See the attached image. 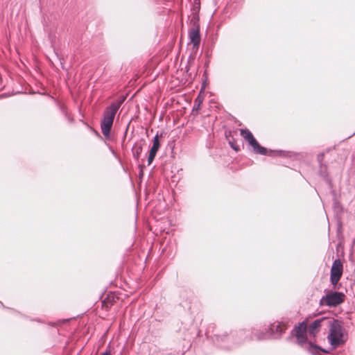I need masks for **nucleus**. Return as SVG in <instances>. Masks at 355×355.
Masks as SVG:
<instances>
[{
	"label": "nucleus",
	"instance_id": "7ed1b4c3",
	"mask_svg": "<svg viewBox=\"0 0 355 355\" xmlns=\"http://www.w3.org/2000/svg\"><path fill=\"white\" fill-rule=\"evenodd\" d=\"M344 297L342 293L331 292L321 298L320 304L329 307L336 306L344 301Z\"/></svg>",
	"mask_w": 355,
	"mask_h": 355
},
{
	"label": "nucleus",
	"instance_id": "4468645a",
	"mask_svg": "<svg viewBox=\"0 0 355 355\" xmlns=\"http://www.w3.org/2000/svg\"><path fill=\"white\" fill-rule=\"evenodd\" d=\"M154 159H155L154 157H150V156H149V155H148V165H150V164L153 162V161L154 160Z\"/></svg>",
	"mask_w": 355,
	"mask_h": 355
},
{
	"label": "nucleus",
	"instance_id": "f257e3e1",
	"mask_svg": "<svg viewBox=\"0 0 355 355\" xmlns=\"http://www.w3.org/2000/svg\"><path fill=\"white\" fill-rule=\"evenodd\" d=\"M329 326V334L327 338L331 345L336 348L345 343L346 340V336L343 334L342 326L338 320H328Z\"/></svg>",
	"mask_w": 355,
	"mask_h": 355
},
{
	"label": "nucleus",
	"instance_id": "f8f14e48",
	"mask_svg": "<svg viewBox=\"0 0 355 355\" xmlns=\"http://www.w3.org/2000/svg\"><path fill=\"white\" fill-rule=\"evenodd\" d=\"M268 336H269L268 332L266 334H261L259 335H254L255 338L257 340L266 339V338H268Z\"/></svg>",
	"mask_w": 355,
	"mask_h": 355
},
{
	"label": "nucleus",
	"instance_id": "dca6fc26",
	"mask_svg": "<svg viewBox=\"0 0 355 355\" xmlns=\"http://www.w3.org/2000/svg\"><path fill=\"white\" fill-rule=\"evenodd\" d=\"M323 157H324L323 154L318 155V160H319V162H321L322 160Z\"/></svg>",
	"mask_w": 355,
	"mask_h": 355
},
{
	"label": "nucleus",
	"instance_id": "423d86ee",
	"mask_svg": "<svg viewBox=\"0 0 355 355\" xmlns=\"http://www.w3.org/2000/svg\"><path fill=\"white\" fill-rule=\"evenodd\" d=\"M306 329L307 326L304 322H301L298 327L295 329V336L297 343L300 345H303L306 340Z\"/></svg>",
	"mask_w": 355,
	"mask_h": 355
},
{
	"label": "nucleus",
	"instance_id": "2eb2a0df",
	"mask_svg": "<svg viewBox=\"0 0 355 355\" xmlns=\"http://www.w3.org/2000/svg\"><path fill=\"white\" fill-rule=\"evenodd\" d=\"M156 154H157L156 152H153V151L150 150L149 156L153 157L155 158V156H156Z\"/></svg>",
	"mask_w": 355,
	"mask_h": 355
},
{
	"label": "nucleus",
	"instance_id": "9d476101",
	"mask_svg": "<svg viewBox=\"0 0 355 355\" xmlns=\"http://www.w3.org/2000/svg\"><path fill=\"white\" fill-rule=\"evenodd\" d=\"M153 144L150 150L157 153V151L160 147L159 135L157 134L153 138Z\"/></svg>",
	"mask_w": 355,
	"mask_h": 355
},
{
	"label": "nucleus",
	"instance_id": "a211bd4d",
	"mask_svg": "<svg viewBox=\"0 0 355 355\" xmlns=\"http://www.w3.org/2000/svg\"><path fill=\"white\" fill-rule=\"evenodd\" d=\"M272 153H273V152L270 150L269 155H271Z\"/></svg>",
	"mask_w": 355,
	"mask_h": 355
},
{
	"label": "nucleus",
	"instance_id": "f03ea898",
	"mask_svg": "<svg viewBox=\"0 0 355 355\" xmlns=\"http://www.w3.org/2000/svg\"><path fill=\"white\" fill-rule=\"evenodd\" d=\"M119 107V105L112 104L105 109L103 113V118L101 121V128L102 133L105 137H110L113 121Z\"/></svg>",
	"mask_w": 355,
	"mask_h": 355
},
{
	"label": "nucleus",
	"instance_id": "0eeeda50",
	"mask_svg": "<svg viewBox=\"0 0 355 355\" xmlns=\"http://www.w3.org/2000/svg\"><path fill=\"white\" fill-rule=\"evenodd\" d=\"M286 329L285 324L278 322L272 324L270 328V334L275 338H279L282 332Z\"/></svg>",
	"mask_w": 355,
	"mask_h": 355
},
{
	"label": "nucleus",
	"instance_id": "6e6552de",
	"mask_svg": "<svg viewBox=\"0 0 355 355\" xmlns=\"http://www.w3.org/2000/svg\"><path fill=\"white\" fill-rule=\"evenodd\" d=\"M325 318L317 319L313 321L309 327V334L311 336L315 337L320 330L321 322L325 320Z\"/></svg>",
	"mask_w": 355,
	"mask_h": 355
},
{
	"label": "nucleus",
	"instance_id": "f3484780",
	"mask_svg": "<svg viewBox=\"0 0 355 355\" xmlns=\"http://www.w3.org/2000/svg\"><path fill=\"white\" fill-rule=\"evenodd\" d=\"M101 355H111V354H110V352H105L103 353V354H101Z\"/></svg>",
	"mask_w": 355,
	"mask_h": 355
},
{
	"label": "nucleus",
	"instance_id": "9b49d317",
	"mask_svg": "<svg viewBox=\"0 0 355 355\" xmlns=\"http://www.w3.org/2000/svg\"><path fill=\"white\" fill-rule=\"evenodd\" d=\"M306 349L310 352H313L315 350L318 349V348L315 345H313L312 343H309L308 345L306 346Z\"/></svg>",
	"mask_w": 355,
	"mask_h": 355
},
{
	"label": "nucleus",
	"instance_id": "ddd939ff",
	"mask_svg": "<svg viewBox=\"0 0 355 355\" xmlns=\"http://www.w3.org/2000/svg\"><path fill=\"white\" fill-rule=\"evenodd\" d=\"M141 152H142V147L141 146L137 147V149H136V151H135V153L134 154L135 157L137 159H139Z\"/></svg>",
	"mask_w": 355,
	"mask_h": 355
},
{
	"label": "nucleus",
	"instance_id": "20e7f679",
	"mask_svg": "<svg viewBox=\"0 0 355 355\" xmlns=\"http://www.w3.org/2000/svg\"><path fill=\"white\" fill-rule=\"evenodd\" d=\"M241 136L248 142V144L253 148L256 153L261 155H268V150L266 148L261 146L257 141L254 139L251 132L247 129L241 130Z\"/></svg>",
	"mask_w": 355,
	"mask_h": 355
},
{
	"label": "nucleus",
	"instance_id": "1a4fd4ad",
	"mask_svg": "<svg viewBox=\"0 0 355 355\" xmlns=\"http://www.w3.org/2000/svg\"><path fill=\"white\" fill-rule=\"evenodd\" d=\"M189 37L190 42L193 44L194 47H198L200 42V32L198 28H192L189 32Z\"/></svg>",
	"mask_w": 355,
	"mask_h": 355
},
{
	"label": "nucleus",
	"instance_id": "39448f33",
	"mask_svg": "<svg viewBox=\"0 0 355 355\" xmlns=\"http://www.w3.org/2000/svg\"><path fill=\"white\" fill-rule=\"evenodd\" d=\"M343 264L340 259H336L331 268L330 281L333 285H336L343 275Z\"/></svg>",
	"mask_w": 355,
	"mask_h": 355
}]
</instances>
